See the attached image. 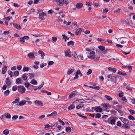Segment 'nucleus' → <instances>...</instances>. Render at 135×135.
I'll return each instance as SVG.
<instances>
[{
    "mask_svg": "<svg viewBox=\"0 0 135 135\" xmlns=\"http://www.w3.org/2000/svg\"><path fill=\"white\" fill-rule=\"evenodd\" d=\"M101 116L100 114V113H97L95 114V118H99Z\"/></svg>",
    "mask_w": 135,
    "mask_h": 135,
    "instance_id": "3c124183",
    "label": "nucleus"
},
{
    "mask_svg": "<svg viewBox=\"0 0 135 135\" xmlns=\"http://www.w3.org/2000/svg\"><path fill=\"white\" fill-rule=\"evenodd\" d=\"M119 41L121 44L126 43V42L128 41L126 37L120 38H119Z\"/></svg>",
    "mask_w": 135,
    "mask_h": 135,
    "instance_id": "7ed1b4c3",
    "label": "nucleus"
},
{
    "mask_svg": "<svg viewBox=\"0 0 135 135\" xmlns=\"http://www.w3.org/2000/svg\"><path fill=\"white\" fill-rule=\"evenodd\" d=\"M38 53L41 55V56L42 59H44L45 56L44 53L41 50L39 51Z\"/></svg>",
    "mask_w": 135,
    "mask_h": 135,
    "instance_id": "412c9836",
    "label": "nucleus"
},
{
    "mask_svg": "<svg viewBox=\"0 0 135 135\" xmlns=\"http://www.w3.org/2000/svg\"><path fill=\"white\" fill-rule=\"evenodd\" d=\"M30 83L33 85H36L37 84V81L34 79L30 81Z\"/></svg>",
    "mask_w": 135,
    "mask_h": 135,
    "instance_id": "a878e982",
    "label": "nucleus"
},
{
    "mask_svg": "<svg viewBox=\"0 0 135 135\" xmlns=\"http://www.w3.org/2000/svg\"><path fill=\"white\" fill-rule=\"evenodd\" d=\"M84 104L82 103L80 104L76 107V108L77 109H79L83 107L84 106Z\"/></svg>",
    "mask_w": 135,
    "mask_h": 135,
    "instance_id": "4be33fe9",
    "label": "nucleus"
},
{
    "mask_svg": "<svg viewBox=\"0 0 135 135\" xmlns=\"http://www.w3.org/2000/svg\"><path fill=\"white\" fill-rule=\"evenodd\" d=\"M6 83L7 85V86H9L11 84V82L9 80V79L7 78L6 80Z\"/></svg>",
    "mask_w": 135,
    "mask_h": 135,
    "instance_id": "dca6fc26",
    "label": "nucleus"
},
{
    "mask_svg": "<svg viewBox=\"0 0 135 135\" xmlns=\"http://www.w3.org/2000/svg\"><path fill=\"white\" fill-rule=\"evenodd\" d=\"M77 57L78 58H80L81 60H82L83 59V55L82 54H80Z\"/></svg>",
    "mask_w": 135,
    "mask_h": 135,
    "instance_id": "473e14b6",
    "label": "nucleus"
},
{
    "mask_svg": "<svg viewBox=\"0 0 135 135\" xmlns=\"http://www.w3.org/2000/svg\"><path fill=\"white\" fill-rule=\"evenodd\" d=\"M92 109H95V110L97 112H101L102 110V108L100 106H98L97 107H92Z\"/></svg>",
    "mask_w": 135,
    "mask_h": 135,
    "instance_id": "423d86ee",
    "label": "nucleus"
},
{
    "mask_svg": "<svg viewBox=\"0 0 135 135\" xmlns=\"http://www.w3.org/2000/svg\"><path fill=\"white\" fill-rule=\"evenodd\" d=\"M26 101L25 100H23L20 101L18 105L21 106H22L26 104Z\"/></svg>",
    "mask_w": 135,
    "mask_h": 135,
    "instance_id": "4468645a",
    "label": "nucleus"
},
{
    "mask_svg": "<svg viewBox=\"0 0 135 135\" xmlns=\"http://www.w3.org/2000/svg\"><path fill=\"white\" fill-rule=\"evenodd\" d=\"M82 31V29L81 28H79L75 32L76 35H78L81 33V32Z\"/></svg>",
    "mask_w": 135,
    "mask_h": 135,
    "instance_id": "6ab92c4d",
    "label": "nucleus"
},
{
    "mask_svg": "<svg viewBox=\"0 0 135 135\" xmlns=\"http://www.w3.org/2000/svg\"><path fill=\"white\" fill-rule=\"evenodd\" d=\"M46 15V14L44 12H42V13H40L39 15V18L41 19L42 20H44L45 19V18H43Z\"/></svg>",
    "mask_w": 135,
    "mask_h": 135,
    "instance_id": "9b49d317",
    "label": "nucleus"
},
{
    "mask_svg": "<svg viewBox=\"0 0 135 135\" xmlns=\"http://www.w3.org/2000/svg\"><path fill=\"white\" fill-rule=\"evenodd\" d=\"M100 57L99 55H95V56L94 57V58L93 59V60L95 62L98 61L99 60Z\"/></svg>",
    "mask_w": 135,
    "mask_h": 135,
    "instance_id": "1a4fd4ad",
    "label": "nucleus"
},
{
    "mask_svg": "<svg viewBox=\"0 0 135 135\" xmlns=\"http://www.w3.org/2000/svg\"><path fill=\"white\" fill-rule=\"evenodd\" d=\"M25 85L26 87L28 88L31 85L29 83L27 82L25 83Z\"/></svg>",
    "mask_w": 135,
    "mask_h": 135,
    "instance_id": "de8ad7c7",
    "label": "nucleus"
},
{
    "mask_svg": "<svg viewBox=\"0 0 135 135\" xmlns=\"http://www.w3.org/2000/svg\"><path fill=\"white\" fill-rule=\"evenodd\" d=\"M70 49H68L65 52V56L69 57H71V56L70 54Z\"/></svg>",
    "mask_w": 135,
    "mask_h": 135,
    "instance_id": "39448f33",
    "label": "nucleus"
},
{
    "mask_svg": "<svg viewBox=\"0 0 135 135\" xmlns=\"http://www.w3.org/2000/svg\"><path fill=\"white\" fill-rule=\"evenodd\" d=\"M128 111L131 114H135V111L130 109H128Z\"/></svg>",
    "mask_w": 135,
    "mask_h": 135,
    "instance_id": "c85d7f7f",
    "label": "nucleus"
},
{
    "mask_svg": "<svg viewBox=\"0 0 135 135\" xmlns=\"http://www.w3.org/2000/svg\"><path fill=\"white\" fill-rule=\"evenodd\" d=\"M52 114V116H54L57 115V112L56 111L52 113H51Z\"/></svg>",
    "mask_w": 135,
    "mask_h": 135,
    "instance_id": "09e8293b",
    "label": "nucleus"
},
{
    "mask_svg": "<svg viewBox=\"0 0 135 135\" xmlns=\"http://www.w3.org/2000/svg\"><path fill=\"white\" fill-rule=\"evenodd\" d=\"M110 123L112 124H114L115 123V121L114 119H112L110 120Z\"/></svg>",
    "mask_w": 135,
    "mask_h": 135,
    "instance_id": "864d4df0",
    "label": "nucleus"
},
{
    "mask_svg": "<svg viewBox=\"0 0 135 135\" xmlns=\"http://www.w3.org/2000/svg\"><path fill=\"white\" fill-rule=\"evenodd\" d=\"M12 17H10L8 16L7 17H5L4 18V19H6V20H8L9 21L10 19H12Z\"/></svg>",
    "mask_w": 135,
    "mask_h": 135,
    "instance_id": "bf43d9fd",
    "label": "nucleus"
},
{
    "mask_svg": "<svg viewBox=\"0 0 135 135\" xmlns=\"http://www.w3.org/2000/svg\"><path fill=\"white\" fill-rule=\"evenodd\" d=\"M17 86L16 85H15L12 88V90L13 91H15L17 90Z\"/></svg>",
    "mask_w": 135,
    "mask_h": 135,
    "instance_id": "603ef678",
    "label": "nucleus"
},
{
    "mask_svg": "<svg viewBox=\"0 0 135 135\" xmlns=\"http://www.w3.org/2000/svg\"><path fill=\"white\" fill-rule=\"evenodd\" d=\"M128 118L130 120H134L135 119L134 118L132 115H131L128 116Z\"/></svg>",
    "mask_w": 135,
    "mask_h": 135,
    "instance_id": "c03bdc74",
    "label": "nucleus"
},
{
    "mask_svg": "<svg viewBox=\"0 0 135 135\" xmlns=\"http://www.w3.org/2000/svg\"><path fill=\"white\" fill-rule=\"evenodd\" d=\"M20 101V98H19L18 97L15 100L12 102L13 104H16L18 103Z\"/></svg>",
    "mask_w": 135,
    "mask_h": 135,
    "instance_id": "393cba45",
    "label": "nucleus"
},
{
    "mask_svg": "<svg viewBox=\"0 0 135 135\" xmlns=\"http://www.w3.org/2000/svg\"><path fill=\"white\" fill-rule=\"evenodd\" d=\"M29 68L27 67L24 66L23 67V71H27L29 70Z\"/></svg>",
    "mask_w": 135,
    "mask_h": 135,
    "instance_id": "e433bc0d",
    "label": "nucleus"
},
{
    "mask_svg": "<svg viewBox=\"0 0 135 135\" xmlns=\"http://www.w3.org/2000/svg\"><path fill=\"white\" fill-rule=\"evenodd\" d=\"M104 97L108 100H112V98L110 97L108 95H105L104 96Z\"/></svg>",
    "mask_w": 135,
    "mask_h": 135,
    "instance_id": "2f4dec72",
    "label": "nucleus"
},
{
    "mask_svg": "<svg viewBox=\"0 0 135 135\" xmlns=\"http://www.w3.org/2000/svg\"><path fill=\"white\" fill-rule=\"evenodd\" d=\"M122 100L123 102L126 103L127 102V99L125 97H123L122 98Z\"/></svg>",
    "mask_w": 135,
    "mask_h": 135,
    "instance_id": "37998d69",
    "label": "nucleus"
},
{
    "mask_svg": "<svg viewBox=\"0 0 135 135\" xmlns=\"http://www.w3.org/2000/svg\"><path fill=\"white\" fill-rule=\"evenodd\" d=\"M54 63V62L53 61H51L49 62L48 65H51L53 64Z\"/></svg>",
    "mask_w": 135,
    "mask_h": 135,
    "instance_id": "338daca9",
    "label": "nucleus"
},
{
    "mask_svg": "<svg viewBox=\"0 0 135 135\" xmlns=\"http://www.w3.org/2000/svg\"><path fill=\"white\" fill-rule=\"evenodd\" d=\"M44 82H42L41 83V85H40L39 86H38V89H40L42 87L43 85H44Z\"/></svg>",
    "mask_w": 135,
    "mask_h": 135,
    "instance_id": "4d7b16f0",
    "label": "nucleus"
},
{
    "mask_svg": "<svg viewBox=\"0 0 135 135\" xmlns=\"http://www.w3.org/2000/svg\"><path fill=\"white\" fill-rule=\"evenodd\" d=\"M9 93L10 91L9 90H7L4 92V94L6 96H7L9 94Z\"/></svg>",
    "mask_w": 135,
    "mask_h": 135,
    "instance_id": "58836bf2",
    "label": "nucleus"
},
{
    "mask_svg": "<svg viewBox=\"0 0 135 135\" xmlns=\"http://www.w3.org/2000/svg\"><path fill=\"white\" fill-rule=\"evenodd\" d=\"M9 33V32L8 31H5L3 32V34L5 35H8Z\"/></svg>",
    "mask_w": 135,
    "mask_h": 135,
    "instance_id": "680f3d73",
    "label": "nucleus"
},
{
    "mask_svg": "<svg viewBox=\"0 0 135 135\" xmlns=\"http://www.w3.org/2000/svg\"><path fill=\"white\" fill-rule=\"evenodd\" d=\"M108 78L110 79V81L113 83H116L117 81L116 76L113 74H109L107 76Z\"/></svg>",
    "mask_w": 135,
    "mask_h": 135,
    "instance_id": "f257e3e1",
    "label": "nucleus"
},
{
    "mask_svg": "<svg viewBox=\"0 0 135 135\" xmlns=\"http://www.w3.org/2000/svg\"><path fill=\"white\" fill-rule=\"evenodd\" d=\"M14 74L16 76H18L19 75V71H15L14 73Z\"/></svg>",
    "mask_w": 135,
    "mask_h": 135,
    "instance_id": "49530a36",
    "label": "nucleus"
},
{
    "mask_svg": "<svg viewBox=\"0 0 135 135\" xmlns=\"http://www.w3.org/2000/svg\"><path fill=\"white\" fill-rule=\"evenodd\" d=\"M108 69L109 71L113 72L114 73H115L117 70L115 68H112L109 67L108 68Z\"/></svg>",
    "mask_w": 135,
    "mask_h": 135,
    "instance_id": "2eb2a0df",
    "label": "nucleus"
},
{
    "mask_svg": "<svg viewBox=\"0 0 135 135\" xmlns=\"http://www.w3.org/2000/svg\"><path fill=\"white\" fill-rule=\"evenodd\" d=\"M58 5L62 6L64 4V0H56Z\"/></svg>",
    "mask_w": 135,
    "mask_h": 135,
    "instance_id": "f8f14e48",
    "label": "nucleus"
},
{
    "mask_svg": "<svg viewBox=\"0 0 135 135\" xmlns=\"http://www.w3.org/2000/svg\"><path fill=\"white\" fill-rule=\"evenodd\" d=\"M52 41H53L55 42L57 39V37H52Z\"/></svg>",
    "mask_w": 135,
    "mask_h": 135,
    "instance_id": "052dcab7",
    "label": "nucleus"
},
{
    "mask_svg": "<svg viewBox=\"0 0 135 135\" xmlns=\"http://www.w3.org/2000/svg\"><path fill=\"white\" fill-rule=\"evenodd\" d=\"M76 94L75 93H71L69 96V98L71 99L72 98L74 97L75 96Z\"/></svg>",
    "mask_w": 135,
    "mask_h": 135,
    "instance_id": "7c9ffc66",
    "label": "nucleus"
},
{
    "mask_svg": "<svg viewBox=\"0 0 135 135\" xmlns=\"http://www.w3.org/2000/svg\"><path fill=\"white\" fill-rule=\"evenodd\" d=\"M26 73L24 74L23 75H22V77L23 79L25 81H26L27 79V77L26 76Z\"/></svg>",
    "mask_w": 135,
    "mask_h": 135,
    "instance_id": "5701e85b",
    "label": "nucleus"
},
{
    "mask_svg": "<svg viewBox=\"0 0 135 135\" xmlns=\"http://www.w3.org/2000/svg\"><path fill=\"white\" fill-rule=\"evenodd\" d=\"M74 41H70L68 42L67 44L68 46H70V45H73L74 44Z\"/></svg>",
    "mask_w": 135,
    "mask_h": 135,
    "instance_id": "c9c22d12",
    "label": "nucleus"
},
{
    "mask_svg": "<svg viewBox=\"0 0 135 135\" xmlns=\"http://www.w3.org/2000/svg\"><path fill=\"white\" fill-rule=\"evenodd\" d=\"M74 70L73 69H69L67 72V74L68 75H70L71 73L74 72Z\"/></svg>",
    "mask_w": 135,
    "mask_h": 135,
    "instance_id": "cd10ccee",
    "label": "nucleus"
},
{
    "mask_svg": "<svg viewBox=\"0 0 135 135\" xmlns=\"http://www.w3.org/2000/svg\"><path fill=\"white\" fill-rule=\"evenodd\" d=\"M101 105L107 109L108 108L107 104L103 103L101 104Z\"/></svg>",
    "mask_w": 135,
    "mask_h": 135,
    "instance_id": "ea45409f",
    "label": "nucleus"
},
{
    "mask_svg": "<svg viewBox=\"0 0 135 135\" xmlns=\"http://www.w3.org/2000/svg\"><path fill=\"white\" fill-rule=\"evenodd\" d=\"M7 70V68L6 66H5L4 67L2 68V73L3 74H4L5 73Z\"/></svg>",
    "mask_w": 135,
    "mask_h": 135,
    "instance_id": "f3484780",
    "label": "nucleus"
},
{
    "mask_svg": "<svg viewBox=\"0 0 135 135\" xmlns=\"http://www.w3.org/2000/svg\"><path fill=\"white\" fill-rule=\"evenodd\" d=\"M120 9L119 8L117 10H115L114 11V13H119L120 11Z\"/></svg>",
    "mask_w": 135,
    "mask_h": 135,
    "instance_id": "69168bd1",
    "label": "nucleus"
},
{
    "mask_svg": "<svg viewBox=\"0 0 135 135\" xmlns=\"http://www.w3.org/2000/svg\"><path fill=\"white\" fill-rule=\"evenodd\" d=\"M26 89L23 86H19L18 88V90L22 93H23L25 92Z\"/></svg>",
    "mask_w": 135,
    "mask_h": 135,
    "instance_id": "f03ea898",
    "label": "nucleus"
},
{
    "mask_svg": "<svg viewBox=\"0 0 135 135\" xmlns=\"http://www.w3.org/2000/svg\"><path fill=\"white\" fill-rule=\"evenodd\" d=\"M77 114L78 115H79V116L82 117V118H83L86 119V118H87L86 117L84 116H83L82 115H81L80 114H79L78 113H77Z\"/></svg>",
    "mask_w": 135,
    "mask_h": 135,
    "instance_id": "13d9d810",
    "label": "nucleus"
},
{
    "mask_svg": "<svg viewBox=\"0 0 135 135\" xmlns=\"http://www.w3.org/2000/svg\"><path fill=\"white\" fill-rule=\"evenodd\" d=\"M17 68L18 70H20L22 68V66L21 65H18L17 66Z\"/></svg>",
    "mask_w": 135,
    "mask_h": 135,
    "instance_id": "0e129e2a",
    "label": "nucleus"
},
{
    "mask_svg": "<svg viewBox=\"0 0 135 135\" xmlns=\"http://www.w3.org/2000/svg\"><path fill=\"white\" fill-rule=\"evenodd\" d=\"M75 108V106L74 105H71L68 108L69 110H71Z\"/></svg>",
    "mask_w": 135,
    "mask_h": 135,
    "instance_id": "72a5a7b5",
    "label": "nucleus"
},
{
    "mask_svg": "<svg viewBox=\"0 0 135 135\" xmlns=\"http://www.w3.org/2000/svg\"><path fill=\"white\" fill-rule=\"evenodd\" d=\"M117 73L119 75H121L122 76H125L127 75L126 73H124L122 71H119V70L118 71Z\"/></svg>",
    "mask_w": 135,
    "mask_h": 135,
    "instance_id": "bb28decb",
    "label": "nucleus"
},
{
    "mask_svg": "<svg viewBox=\"0 0 135 135\" xmlns=\"http://www.w3.org/2000/svg\"><path fill=\"white\" fill-rule=\"evenodd\" d=\"M92 72V70H91L89 69L88 70V71L86 73V74L88 75H89L91 74Z\"/></svg>",
    "mask_w": 135,
    "mask_h": 135,
    "instance_id": "5fc2aeb1",
    "label": "nucleus"
},
{
    "mask_svg": "<svg viewBox=\"0 0 135 135\" xmlns=\"http://www.w3.org/2000/svg\"><path fill=\"white\" fill-rule=\"evenodd\" d=\"M95 52L94 51H91L90 52L89 55L88 56V57L91 60L94 58V57L95 56Z\"/></svg>",
    "mask_w": 135,
    "mask_h": 135,
    "instance_id": "20e7f679",
    "label": "nucleus"
},
{
    "mask_svg": "<svg viewBox=\"0 0 135 135\" xmlns=\"http://www.w3.org/2000/svg\"><path fill=\"white\" fill-rule=\"evenodd\" d=\"M20 41L22 44H23L25 42V39L23 37H21L20 38Z\"/></svg>",
    "mask_w": 135,
    "mask_h": 135,
    "instance_id": "a19ab883",
    "label": "nucleus"
},
{
    "mask_svg": "<svg viewBox=\"0 0 135 135\" xmlns=\"http://www.w3.org/2000/svg\"><path fill=\"white\" fill-rule=\"evenodd\" d=\"M28 56L29 58L32 59H34L35 58V57L34 55V54L32 52L29 53L28 54Z\"/></svg>",
    "mask_w": 135,
    "mask_h": 135,
    "instance_id": "9d476101",
    "label": "nucleus"
},
{
    "mask_svg": "<svg viewBox=\"0 0 135 135\" xmlns=\"http://www.w3.org/2000/svg\"><path fill=\"white\" fill-rule=\"evenodd\" d=\"M3 133L5 135H7L9 133V131L8 129H6L3 131Z\"/></svg>",
    "mask_w": 135,
    "mask_h": 135,
    "instance_id": "b1692460",
    "label": "nucleus"
},
{
    "mask_svg": "<svg viewBox=\"0 0 135 135\" xmlns=\"http://www.w3.org/2000/svg\"><path fill=\"white\" fill-rule=\"evenodd\" d=\"M30 79H31L34 78L35 76V74L33 73H30L29 74Z\"/></svg>",
    "mask_w": 135,
    "mask_h": 135,
    "instance_id": "c756f323",
    "label": "nucleus"
},
{
    "mask_svg": "<svg viewBox=\"0 0 135 135\" xmlns=\"http://www.w3.org/2000/svg\"><path fill=\"white\" fill-rule=\"evenodd\" d=\"M45 116L44 115H41V116L39 117L38 118L39 119H41L44 118H45Z\"/></svg>",
    "mask_w": 135,
    "mask_h": 135,
    "instance_id": "e2e57ef3",
    "label": "nucleus"
},
{
    "mask_svg": "<svg viewBox=\"0 0 135 135\" xmlns=\"http://www.w3.org/2000/svg\"><path fill=\"white\" fill-rule=\"evenodd\" d=\"M35 103L37 105H39L41 106L43 105L42 103L40 101L36 100L35 102Z\"/></svg>",
    "mask_w": 135,
    "mask_h": 135,
    "instance_id": "0eeeda50",
    "label": "nucleus"
},
{
    "mask_svg": "<svg viewBox=\"0 0 135 135\" xmlns=\"http://www.w3.org/2000/svg\"><path fill=\"white\" fill-rule=\"evenodd\" d=\"M64 3L66 5L68 4L69 2V1L67 0H64Z\"/></svg>",
    "mask_w": 135,
    "mask_h": 135,
    "instance_id": "774afa93",
    "label": "nucleus"
},
{
    "mask_svg": "<svg viewBox=\"0 0 135 135\" xmlns=\"http://www.w3.org/2000/svg\"><path fill=\"white\" fill-rule=\"evenodd\" d=\"M76 101L80 103H84L85 101L84 100L81 99H76Z\"/></svg>",
    "mask_w": 135,
    "mask_h": 135,
    "instance_id": "79ce46f5",
    "label": "nucleus"
},
{
    "mask_svg": "<svg viewBox=\"0 0 135 135\" xmlns=\"http://www.w3.org/2000/svg\"><path fill=\"white\" fill-rule=\"evenodd\" d=\"M13 26L17 29L20 30L21 29V28L20 25H18L17 24H16L15 23H13Z\"/></svg>",
    "mask_w": 135,
    "mask_h": 135,
    "instance_id": "aec40b11",
    "label": "nucleus"
},
{
    "mask_svg": "<svg viewBox=\"0 0 135 135\" xmlns=\"http://www.w3.org/2000/svg\"><path fill=\"white\" fill-rule=\"evenodd\" d=\"M111 114H113L114 115H116L117 113V112L114 110H111Z\"/></svg>",
    "mask_w": 135,
    "mask_h": 135,
    "instance_id": "6e6d98bb",
    "label": "nucleus"
},
{
    "mask_svg": "<svg viewBox=\"0 0 135 135\" xmlns=\"http://www.w3.org/2000/svg\"><path fill=\"white\" fill-rule=\"evenodd\" d=\"M4 115L6 117V118H10L11 117V115L9 113H6Z\"/></svg>",
    "mask_w": 135,
    "mask_h": 135,
    "instance_id": "a18cd8bd",
    "label": "nucleus"
},
{
    "mask_svg": "<svg viewBox=\"0 0 135 135\" xmlns=\"http://www.w3.org/2000/svg\"><path fill=\"white\" fill-rule=\"evenodd\" d=\"M66 131L68 132H70L71 131V128L70 127H68L66 128Z\"/></svg>",
    "mask_w": 135,
    "mask_h": 135,
    "instance_id": "4c0bfd02",
    "label": "nucleus"
},
{
    "mask_svg": "<svg viewBox=\"0 0 135 135\" xmlns=\"http://www.w3.org/2000/svg\"><path fill=\"white\" fill-rule=\"evenodd\" d=\"M83 6V4L81 3H78L76 5V7L78 9H81Z\"/></svg>",
    "mask_w": 135,
    "mask_h": 135,
    "instance_id": "6e6552de",
    "label": "nucleus"
},
{
    "mask_svg": "<svg viewBox=\"0 0 135 135\" xmlns=\"http://www.w3.org/2000/svg\"><path fill=\"white\" fill-rule=\"evenodd\" d=\"M121 120L126 124H127L129 123L127 119L124 118H122Z\"/></svg>",
    "mask_w": 135,
    "mask_h": 135,
    "instance_id": "a211bd4d",
    "label": "nucleus"
},
{
    "mask_svg": "<svg viewBox=\"0 0 135 135\" xmlns=\"http://www.w3.org/2000/svg\"><path fill=\"white\" fill-rule=\"evenodd\" d=\"M99 49L102 51H104L105 50V47H104L102 46H98Z\"/></svg>",
    "mask_w": 135,
    "mask_h": 135,
    "instance_id": "f704fd0d",
    "label": "nucleus"
},
{
    "mask_svg": "<svg viewBox=\"0 0 135 135\" xmlns=\"http://www.w3.org/2000/svg\"><path fill=\"white\" fill-rule=\"evenodd\" d=\"M22 79L21 78H18L16 79V84H22V83H21Z\"/></svg>",
    "mask_w": 135,
    "mask_h": 135,
    "instance_id": "ddd939ff",
    "label": "nucleus"
},
{
    "mask_svg": "<svg viewBox=\"0 0 135 135\" xmlns=\"http://www.w3.org/2000/svg\"><path fill=\"white\" fill-rule=\"evenodd\" d=\"M18 115H14L12 117V119L13 120H15L18 118Z\"/></svg>",
    "mask_w": 135,
    "mask_h": 135,
    "instance_id": "8fccbe9b",
    "label": "nucleus"
}]
</instances>
